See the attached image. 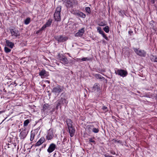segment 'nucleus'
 <instances>
[{
    "mask_svg": "<svg viewBox=\"0 0 157 157\" xmlns=\"http://www.w3.org/2000/svg\"><path fill=\"white\" fill-rule=\"evenodd\" d=\"M61 10V6H58L56 9V11L54 14L55 20L57 21H60L61 20L60 12Z\"/></svg>",
    "mask_w": 157,
    "mask_h": 157,
    "instance_id": "nucleus-1",
    "label": "nucleus"
},
{
    "mask_svg": "<svg viewBox=\"0 0 157 157\" xmlns=\"http://www.w3.org/2000/svg\"><path fill=\"white\" fill-rule=\"evenodd\" d=\"M10 33L11 36L13 39L19 38L20 34L19 31L16 29H10Z\"/></svg>",
    "mask_w": 157,
    "mask_h": 157,
    "instance_id": "nucleus-2",
    "label": "nucleus"
},
{
    "mask_svg": "<svg viewBox=\"0 0 157 157\" xmlns=\"http://www.w3.org/2000/svg\"><path fill=\"white\" fill-rule=\"evenodd\" d=\"M63 90V88L61 86L58 85L53 88L52 92L56 96H57Z\"/></svg>",
    "mask_w": 157,
    "mask_h": 157,
    "instance_id": "nucleus-3",
    "label": "nucleus"
},
{
    "mask_svg": "<svg viewBox=\"0 0 157 157\" xmlns=\"http://www.w3.org/2000/svg\"><path fill=\"white\" fill-rule=\"evenodd\" d=\"M134 51L138 56L141 57H145L146 56V52L144 50L134 48Z\"/></svg>",
    "mask_w": 157,
    "mask_h": 157,
    "instance_id": "nucleus-4",
    "label": "nucleus"
},
{
    "mask_svg": "<svg viewBox=\"0 0 157 157\" xmlns=\"http://www.w3.org/2000/svg\"><path fill=\"white\" fill-rule=\"evenodd\" d=\"M115 73L116 74H117L123 77L126 76L128 74L127 72L126 71L121 69L115 71Z\"/></svg>",
    "mask_w": 157,
    "mask_h": 157,
    "instance_id": "nucleus-5",
    "label": "nucleus"
},
{
    "mask_svg": "<svg viewBox=\"0 0 157 157\" xmlns=\"http://www.w3.org/2000/svg\"><path fill=\"white\" fill-rule=\"evenodd\" d=\"M54 136L53 131L52 129H50L48 132V134L46 137L48 140H52Z\"/></svg>",
    "mask_w": 157,
    "mask_h": 157,
    "instance_id": "nucleus-6",
    "label": "nucleus"
},
{
    "mask_svg": "<svg viewBox=\"0 0 157 157\" xmlns=\"http://www.w3.org/2000/svg\"><path fill=\"white\" fill-rule=\"evenodd\" d=\"M55 39L59 42H63L66 40L67 38L65 37H63L61 36H58L55 37Z\"/></svg>",
    "mask_w": 157,
    "mask_h": 157,
    "instance_id": "nucleus-7",
    "label": "nucleus"
},
{
    "mask_svg": "<svg viewBox=\"0 0 157 157\" xmlns=\"http://www.w3.org/2000/svg\"><path fill=\"white\" fill-rule=\"evenodd\" d=\"M63 1L67 7H71L74 2V0H63Z\"/></svg>",
    "mask_w": 157,
    "mask_h": 157,
    "instance_id": "nucleus-8",
    "label": "nucleus"
},
{
    "mask_svg": "<svg viewBox=\"0 0 157 157\" xmlns=\"http://www.w3.org/2000/svg\"><path fill=\"white\" fill-rule=\"evenodd\" d=\"M56 147V145L54 144H51L47 149L48 152L49 153L52 152L55 150Z\"/></svg>",
    "mask_w": 157,
    "mask_h": 157,
    "instance_id": "nucleus-9",
    "label": "nucleus"
},
{
    "mask_svg": "<svg viewBox=\"0 0 157 157\" xmlns=\"http://www.w3.org/2000/svg\"><path fill=\"white\" fill-rule=\"evenodd\" d=\"M57 108L61 104H64V103L67 104V101L65 99L61 98L57 101Z\"/></svg>",
    "mask_w": 157,
    "mask_h": 157,
    "instance_id": "nucleus-10",
    "label": "nucleus"
},
{
    "mask_svg": "<svg viewBox=\"0 0 157 157\" xmlns=\"http://www.w3.org/2000/svg\"><path fill=\"white\" fill-rule=\"evenodd\" d=\"M100 90L99 85L97 84H95L92 89V92H97Z\"/></svg>",
    "mask_w": 157,
    "mask_h": 157,
    "instance_id": "nucleus-11",
    "label": "nucleus"
},
{
    "mask_svg": "<svg viewBox=\"0 0 157 157\" xmlns=\"http://www.w3.org/2000/svg\"><path fill=\"white\" fill-rule=\"evenodd\" d=\"M45 139L44 137L41 138L35 144V146H39L43 143L45 141Z\"/></svg>",
    "mask_w": 157,
    "mask_h": 157,
    "instance_id": "nucleus-12",
    "label": "nucleus"
},
{
    "mask_svg": "<svg viewBox=\"0 0 157 157\" xmlns=\"http://www.w3.org/2000/svg\"><path fill=\"white\" fill-rule=\"evenodd\" d=\"M52 20H49L41 28L40 30H44L45 28L48 27L51 25L52 23Z\"/></svg>",
    "mask_w": 157,
    "mask_h": 157,
    "instance_id": "nucleus-13",
    "label": "nucleus"
},
{
    "mask_svg": "<svg viewBox=\"0 0 157 157\" xmlns=\"http://www.w3.org/2000/svg\"><path fill=\"white\" fill-rule=\"evenodd\" d=\"M28 134V132L25 130H24L21 131L20 133V137L21 139H24L25 137Z\"/></svg>",
    "mask_w": 157,
    "mask_h": 157,
    "instance_id": "nucleus-14",
    "label": "nucleus"
},
{
    "mask_svg": "<svg viewBox=\"0 0 157 157\" xmlns=\"http://www.w3.org/2000/svg\"><path fill=\"white\" fill-rule=\"evenodd\" d=\"M84 32V28H82L79 30L77 33H76L75 36H81L83 35Z\"/></svg>",
    "mask_w": 157,
    "mask_h": 157,
    "instance_id": "nucleus-15",
    "label": "nucleus"
},
{
    "mask_svg": "<svg viewBox=\"0 0 157 157\" xmlns=\"http://www.w3.org/2000/svg\"><path fill=\"white\" fill-rule=\"evenodd\" d=\"M61 62L64 64H66L68 63V61L67 59L64 56H63L60 58Z\"/></svg>",
    "mask_w": 157,
    "mask_h": 157,
    "instance_id": "nucleus-16",
    "label": "nucleus"
},
{
    "mask_svg": "<svg viewBox=\"0 0 157 157\" xmlns=\"http://www.w3.org/2000/svg\"><path fill=\"white\" fill-rule=\"evenodd\" d=\"M74 14L76 16L83 18H84L86 17L85 14L80 12H76L74 13Z\"/></svg>",
    "mask_w": 157,
    "mask_h": 157,
    "instance_id": "nucleus-17",
    "label": "nucleus"
},
{
    "mask_svg": "<svg viewBox=\"0 0 157 157\" xmlns=\"http://www.w3.org/2000/svg\"><path fill=\"white\" fill-rule=\"evenodd\" d=\"M70 136L71 137H73L74 135L75 131V130L73 127L68 128Z\"/></svg>",
    "mask_w": 157,
    "mask_h": 157,
    "instance_id": "nucleus-18",
    "label": "nucleus"
},
{
    "mask_svg": "<svg viewBox=\"0 0 157 157\" xmlns=\"http://www.w3.org/2000/svg\"><path fill=\"white\" fill-rule=\"evenodd\" d=\"M37 130H35L33 131H32L31 132L30 139V140L31 141H32L34 138L35 134H36L37 133Z\"/></svg>",
    "mask_w": 157,
    "mask_h": 157,
    "instance_id": "nucleus-19",
    "label": "nucleus"
},
{
    "mask_svg": "<svg viewBox=\"0 0 157 157\" xmlns=\"http://www.w3.org/2000/svg\"><path fill=\"white\" fill-rule=\"evenodd\" d=\"M6 43L7 45L10 47L11 48H13L14 47V44L13 42H10L9 40H6Z\"/></svg>",
    "mask_w": 157,
    "mask_h": 157,
    "instance_id": "nucleus-20",
    "label": "nucleus"
},
{
    "mask_svg": "<svg viewBox=\"0 0 157 157\" xmlns=\"http://www.w3.org/2000/svg\"><path fill=\"white\" fill-rule=\"evenodd\" d=\"M66 122L68 128L72 127V122L70 119H67L66 120Z\"/></svg>",
    "mask_w": 157,
    "mask_h": 157,
    "instance_id": "nucleus-21",
    "label": "nucleus"
},
{
    "mask_svg": "<svg viewBox=\"0 0 157 157\" xmlns=\"http://www.w3.org/2000/svg\"><path fill=\"white\" fill-rule=\"evenodd\" d=\"M39 75L42 78L44 76H46L47 75V72L44 70H42L39 73Z\"/></svg>",
    "mask_w": 157,
    "mask_h": 157,
    "instance_id": "nucleus-22",
    "label": "nucleus"
},
{
    "mask_svg": "<svg viewBox=\"0 0 157 157\" xmlns=\"http://www.w3.org/2000/svg\"><path fill=\"white\" fill-rule=\"evenodd\" d=\"M92 128H93V125H87L86 127V129L89 132H91L92 131Z\"/></svg>",
    "mask_w": 157,
    "mask_h": 157,
    "instance_id": "nucleus-23",
    "label": "nucleus"
},
{
    "mask_svg": "<svg viewBox=\"0 0 157 157\" xmlns=\"http://www.w3.org/2000/svg\"><path fill=\"white\" fill-rule=\"evenodd\" d=\"M92 131L93 132L95 133H98L99 132V129L98 128H95L94 127L92 128Z\"/></svg>",
    "mask_w": 157,
    "mask_h": 157,
    "instance_id": "nucleus-24",
    "label": "nucleus"
},
{
    "mask_svg": "<svg viewBox=\"0 0 157 157\" xmlns=\"http://www.w3.org/2000/svg\"><path fill=\"white\" fill-rule=\"evenodd\" d=\"M78 61H79L80 60L82 61H88L90 60V59L88 57H84L82 58V59H77Z\"/></svg>",
    "mask_w": 157,
    "mask_h": 157,
    "instance_id": "nucleus-25",
    "label": "nucleus"
},
{
    "mask_svg": "<svg viewBox=\"0 0 157 157\" xmlns=\"http://www.w3.org/2000/svg\"><path fill=\"white\" fill-rule=\"evenodd\" d=\"M30 21V19L29 17H28L27 18L25 21V23L26 25H28V24Z\"/></svg>",
    "mask_w": 157,
    "mask_h": 157,
    "instance_id": "nucleus-26",
    "label": "nucleus"
},
{
    "mask_svg": "<svg viewBox=\"0 0 157 157\" xmlns=\"http://www.w3.org/2000/svg\"><path fill=\"white\" fill-rule=\"evenodd\" d=\"M103 30L106 33H108L109 31V28L108 26H106L103 28Z\"/></svg>",
    "mask_w": 157,
    "mask_h": 157,
    "instance_id": "nucleus-27",
    "label": "nucleus"
},
{
    "mask_svg": "<svg viewBox=\"0 0 157 157\" xmlns=\"http://www.w3.org/2000/svg\"><path fill=\"white\" fill-rule=\"evenodd\" d=\"M97 31L99 32V33L101 34H103L104 33L103 31L102 30L101 28L100 27H98L97 28Z\"/></svg>",
    "mask_w": 157,
    "mask_h": 157,
    "instance_id": "nucleus-28",
    "label": "nucleus"
},
{
    "mask_svg": "<svg viewBox=\"0 0 157 157\" xmlns=\"http://www.w3.org/2000/svg\"><path fill=\"white\" fill-rule=\"evenodd\" d=\"M5 51L7 53H8L10 52L11 50L6 47L4 48Z\"/></svg>",
    "mask_w": 157,
    "mask_h": 157,
    "instance_id": "nucleus-29",
    "label": "nucleus"
},
{
    "mask_svg": "<svg viewBox=\"0 0 157 157\" xmlns=\"http://www.w3.org/2000/svg\"><path fill=\"white\" fill-rule=\"evenodd\" d=\"M29 123V120L27 119L25 121L24 123V126H27L28 124Z\"/></svg>",
    "mask_w": 157,
    "mask_h": 157,
    "instance_id": "nucleus-30",
    "label": "nucleus"
},
{
    "mask_svg": "<svg viewBox=\"0 0 157 157\" xmlns=\"http://www.w3.org/2000/svg\"><path fill=\"white\" fill-rule=\"evenodd\" d=\"M95 77L97 78L101 79L102 76L99 74H96L95 75Z\"/></svg>",
    "mask_w": 157,
    "mask_h": 157,
    "instance_id": "nucleus-31",
    "label": "nucleus"
},
{
    "mask_svg": "<svg viewBox=\"0 0 157 157\" xmlns=\"http://www.w3.org/2000/svg\"><path fill=\"white\" fill-rule=\"evenodd\" d=\"M86 11L88 13L90 12V8L89 7H86L85 8Z\"/></svg>",
    "mask_w": 157,
    "mask_h": 157,
    "instance_id": "nucleus-32",
    "label": "nucleus"
},
{
    "mask_svg": "<svg viewBox=\"0 0 157 157\" xmlns=\"http://www.w3.org/2000/svg\"><path fill=\"white\" fill-rule=\"evenodd\" d=\"M102 35V36L106 40H108V37L106 36L105 35V34L104 33H103V34H101Z\"/></svg>",
    "mask_w": 157,
    "mask_h": 157,
    "instance_id": "nucleus-33",
    "label": "nucleus"
},
{
    "mask_svg": "<svg viewBox=\"0 0 157 157\" xmlns=\"http://www.w3.org/2000/svg\"><path fill=\"white\" fill-rule=\"evenodd\" d=\"M153 58L155 59L154 60H153V59H152V61L154 62H157V57L153 56Z\"/></svg>",
    "mask_w": 157,
    "mask_h": 157,
    "instance_id": "nucleus-34",
    "label": "nucleus"
},
{
    "mask_svg": "<svg viewBox=\"0 0 157 157\" xmlns=\"http://www.w3.org/2000/svg\"><path fill=\"white\" fill-rule=\"evenodd\" d=\"M89 141L90 142H93V143H94V141L93 140V139L92 138H90L89 139Z\"/></svg>",
    "mask_w": 157,
    "mask_h": 157,
    "instance_id": "nucleus-35",
    "label": "nucleus"
},
{
    "mask_svg": "<svg viewBox=\"0 0 157 157\" xmlns=\"http://www.w3.org/2000/svg\"><path fill=\"white\" fill-rule=\"evenodd\" d=\"M107 109V107L106 106H104L102 107V109L106 111V110Z\"/></svg>",
    "mask_w": 157,
    "mask_h": 157,
    "instance_id": "nucleus-36",
    "label": "nucleus"
},
{
    "mask_svg": "<svg viewBox=\"0 0 157 157\" xmlns=\"http://www.w3.org/2000/svg\"><path fill=\"white\" fill-rule=\"evenodd\" d=\"M48 105L47 104L44 105V108H46L47 107Z\"/></svg>",
    "mask_w": 157,
    "mask_h": 157,
    "instance_id": "nucleus-37",
    "label": "nucleus"
},
{
    "mask_svg": "<svg viewBox=\"0 0 157 157\" xmlns=\"http://www.w3.org/2000/svg\"><path fill=\"white\" fill-rule=\"evenodd\" d=\"M99 25L101 26H103L105 25V24L102 23H101L99 24Z\"/></svg>",
    "mask_w": 157,
    "mask_h": 157,
    "instance_id": "nucleus-38",
    "label": "nucleus"
},
{
    "mask_svg": "<svg viewBox=\"0 0 157 157\" xmlns=\"http://www.w3.org/2000/svg\"><path fill=\"white\" fill-rule=\"evenodd\" d=\"M153 56H152V58H151V60L152 61V59H153V60H154L155 59L154 58Z\"/></svg>",
    "mask_w": 157,
    "mask_h": 157,
    "instance_id": "nucleus-39",
    "label": "nucleus"
},
{
    "mask_svg": "<svg viewBox=\"0 0 157 157\" xmlns=\"http://www.w3.org/2000/svg\"><path fill=\"white\" fill-rule=\"evenodd\" d=\"M3 112V111H0V114H2Z\"/></svg>",
    "mask_w": 157,
    "mask_h": 157,
    "instance_id": "nucleus-40",
    "label": "nucleus"
},
{
    "mask_svg": "<svg viewBox=\"0 0 157 157\" xmlns=\"http://www.w3.org/2000/svg\"><path fill=\"white\" fill-rule=\"evenodd\" d=\"M56 155V153H55L53 156V157H55V155Z\"/></svg>",
    "mask_w": 157,
    "mask_h": 157,
    "instance_id": "nucleus-41",
    "label": "nucleus"
},
{
    "mask_svg": "<svg viewBox=\"0 0 157 157\" xmlns=\"http://www.w3.org/2000/svg\"><path fill=\"white\" fill-rule=\"evenodd\" d=\"M105 156L106 157H109V155H105Z\"/></svg>",
    "mask_w": 157,
    "mask_h": 157,
    "instance_id": "nucleus-42",
    "label": "nucleus"
},
{
    "mask_svg": "<svg viewBox=\"0 0 157 157\" xmlns=\"http://www.w3.org/2000/svg\"><path fill=\"white\" fill-rule=\"evenodd\" d=\"M151 23H153V21H151Z\"/></svg>",
    "mask_w": 157,
    "mask_h": 157,
    "instance_id": "nucleus-43",
    "label": "nucleus"
},
{
    "mask_svg": "<svg viewBox=\"0 0 157 157\" xmlns=\"http://www.w3.org/2000/svg\"><path fill=\"white\" fill-rule=\"evenodd\" d=\"M155 1V0H153V1L154 2V1Z\"/></svg>",
    "mask_w": 157,
    "mask_h": 157,
    "instance_id": "nucleus-44",
    "label": "nucleus"
}]
</instances>
